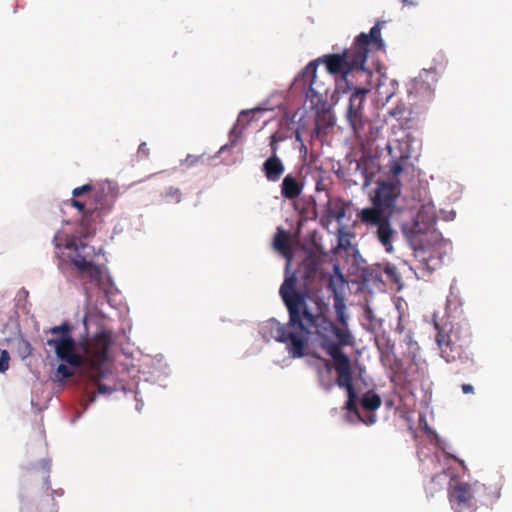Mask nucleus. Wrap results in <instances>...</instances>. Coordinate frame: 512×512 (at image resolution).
Instances as JSON below:
<instances>
[{"instance_id": "nucleus-1", "label": "nucleus", "mask_w": 512, "mask_h": 512, "mask_svg": "<svg viewBox=\"0 0 512 512\" xmlns=\"http://www.w3.org/2000/svg\"><path fill=\"white\" fill-rule=\"evenodd\" d=\"M297 277L287 276L279 290L289 319L286 324L275 322L272 335L277 342L287 345L291 357L304 356L306 336L331 329V321L326 317V305L318 298L296 289Z\"/></svg>"}, {"instance_id": "nucleus-2", "label": "nucleus", "mask_w": 512, "mask_h": 512, "mask_svg": "<svg viewBox=\"0 0 512 512\" xmlns=\"http://www.w3.org/2000/svg\"><path fill=\"white\" fill-rule=\"evenodd\" d=\"M385 24V21H377L369 33H360L356 36L352 46L342 53L326 54L317 60L311 61L300 74L304 84L309 86L310 91H314L317 64L321 62L325 64L329 74L340 76L345 81L348 89H352V83L349 82L348 75L353 71L366 72L364 66L368 53L372 50H384L385 42L381 30Z\"/></svg>"}, {"instance_id": "nucleus-3", "label": "nucleus", "mask_w": 512, "mask_h": 512, "mask_svg": "<svg viewBox=\"0 0 512 512\" xmlns=\"http://www.w3.org/2000/svg\"><path fill=\"white\" fill-rule=\"evenodd\" d=\"M112 344V333L102 329L90 340L80 343L83 355L76 352V344L72 336L48 339L47 345L54 347L57 357L72 367L88 366L99 370L108 359V350Z\"/></svg>"}, {"instance_id": "nucleus-4", "label": "nucleus", "mask_w": 512, "mask_h": 512, "mask_svg": "<svg viewBox=\"0 0 512 512\" xmlns=\"http://www.w3.org/2000/svg\"><path fill=\"white\" fill-rule=\"evenodd\" d=\"M114 202L112 193L91 184H84L72 190V198L65 204L78 210L81 234L86 238L94 234L96 224L112 210Z\"/></svg>"}, {"instance_id": "nucleus-5", "label": "nucleus", "mask_w": 512, "mask_h": 512, "mask_svg": "<svg viewBox=\"0 0 512 512\" xmlns=\"http://www.w3.org/2000/svg\"><path fill=\"white\" fill-rule=\"evenodd\" d=\"M54 244L58 249L63 247L69 250L67 257L79 274L86 277L89 282L101 283L103 277L102 268L92 261L91 253L87 251L92 249V247L78 241L76 238L68 239L65 244H61L58 242L57 236L54 237Z\"/></svg>"}, {"instance_id": "nucleus-6", "label": "nucleus", "mask_w": 512, "mask_h": 512, "mask_svg": "<svg viewBox=\"0 0 512 512\" xmlns=\"http://www.w3.org/2000/svg\"><path fill=\"white\" fill-rule=\"evenodd\" d=\"M486 490V486L478 481L460 482L450 492V507L455 512L474 511L486 495Z\"/></svg>"}, {"instance_id": "nucleus-7", "label": "nucleus", "mask_w": 512, "mask_h": 512, "mask_svg": "<svg viewBox=\"0 0 512 512\" xmlns=\"http://www.w3.org/2000/svg\"><path fill=\"white\" fill-rule=\"evenodd\" d=\"M358 216L362 223L376 229V237L385 251L392 252V242L397 233L391 226L389 216L378 208H364Z\"/></svg>"}, {"instance_id": "nucleus-8", "label": "nucleus", "mask_w": 512, "mask_h": 512, "mask_svg": "<svg viewBox=\"0 0 512 512\" xmlns=\"http://www.w3.org/2000/svg\"><path fill=\"white\" fill-rule=\"evenodd\" d=\"M333 356L335 357V372L337 374L335 383L338 387L344 388L347 392L345 409L349 412L357 413V394L353 385L351 361L347 355H340L335 351Z\"/></svg>"}, {"instance_id": "nucleus-9", "label": "nucleus", "mask_w": 512, "mask_h": 512, "mask_svg": "<svg viewBox=\"0 0 512 512\" xmlns=\"http://www.w3.org/2000/svg\"><path fill=\"white\" fill-rule=\"evenodd\" d=\"M331 329L324 333L319 332L318 336L321 339L322 349L332 358L333 368L335 369L334 351L340 355H346L342 351V346H347L352 343V336L347 328H340L334 325L331 321Z\"/></svg>"}, {"instance_id": "nucleus-10", "label": "nucleus", "mask_w": 512, "mask_h": 512, "mask_svg": "<svg viewBox=\"0 0 512 512\" xmlns=\"http://www.w3.org/2000/svg\"><path fill=\"white\" fill-rule=\"evenodd\" d=\"M369 92L366 88H354L349 98L347 109V120L357 137L362 136L365 120L363 116V106L365 96Z\"/></svg>"}, {"instance_id": "nucleus-11", "label": "nucleus", "mask_w": 512, "mask_h": 512, "mask_svg": "<svg viewBox=\"0 0 512 512\" xmlns=\"http://www.w3.org/2000/svg\"><path fill=\"white\" fill-rule=\"evenodd\" d=\"M400 185L393 182H381L378 184L373 198V208L383 211V208H392L400 195Z\"/></svg>"}, {"instance_id": "nucleus-12", "label": "nucleus", "mask_w": 512, "mask_h": 512, "mask_svg": "<svg viewBox=\"0 0 512 512\" xmlns=\"http://www.w3.org/2000/svg\"><path fill=\"white\" fill-rule=\"evenodd\" d=\"M285 166L278 155H270L262 165V172L270 182H278L284 174Z\"/></svg>"}, {"instance_id": "nucleus-13", "label": "nucleus", "mask_w": 512, "mask_h": 512, "mask_svg": "<svg viewBox=\"0 0 512 512\" xmlns=\"http://www.w3.org/2000/svg\"><path fill=\"white\" fill-rule=\"evenodd\" d=\"M304 184L296 179L292 174H288L283 178L281 183V195L288 200L298 198L303 191Z\"/></svg>"}, {"instance_id": "nucleus-14", "label": "nucleus", "mask_w": 512, "mask_h": 512, "mask_svg": "<svg viewBox=\"0 0 512 512\" xmlns=\"http://www.w3.org/2000/svg\"><path fill=\"white\" fill-rule=\"evenodd\" d=\"M320 268V260L315 256H307L299 269L301 277L303 278L305 285L309 286L316 278Z\"/></svg>"}, {"instance_id": "nucleus-15", "label": "nucleus", "mask_w": 512, "mask_h": 512, "mask_svg": "<svg viewBox=\"0 0 512 512\" xmlns=\"http://www.w3.org/2000/svg\"><path fill=\"white\" fill-rule=\"evenodd\" d=\"M380 360L381 363L393 373L399 372L402 367L401 361L397 358L393 348L382 350Z\"/></svg>"}, {"instance_id": "nucleus-16", "label": "nucleus", "mask_w": 512, "mask_h": 512, "mask_svg": "<svg viewBox=\"0 0 512 512\" xmlns=\"http://www.w3.org/2000/svg\"><path fill=\"white\" fill-rule=\"evenodd\" d=\"M160 203L178 204L182 200V192L178 187L170 186L160 193Z\"/></svg>"}, {"instance_id": "nucleus-17", "label": "nucleus", "mask_w": 512, "mask_h": 512, "mask_svg": "<svg viewBox=\"0 0 512 512\" xmlns=\"http://www.w3.org/2000/svg\"><path fill=\"white\" fill-rule=\"evenodd\" d=\"M274 248L280 251L284 255L290 254L289 235L286 231L278 229V232L274 236L273 240Z\"/></svg>"}, {"instance_id": "nucleus-18", "label": "nucleus", "mask_w": 512, "mask_h": 512, "mask_svg": "<svg viewBox=\"0 0 512 512\" xmlns=\"http://www.w3.org/2000/svg\"><path fill=\"white\" fill-rule=\"evenodd\" d=\"M381 398L374 392H367L361 399V405L366 410H376L381 406Z\"/></svg>"}, {"instance_id": "nucleus-19", "label": "nucleus", "mask_w": 512, "mask_h": 512, "mask_svg": "<svg viewBox=\"0 0 512 512\" xmlns=\"http://www.w3.org/2000/svg\"><path fill=\"white\" fill-rule=\"evenodd\" d=\"M383 272L386 275L388 281L398 285V289L402 287L401 275L394 264L385 263L383 265Z\"/></svg>"}, {"instance_id": "nucleus-20", "label": "nucleus", "mask_w": 512, "mask_h": 512, "mask_svg": "<svg viewBox=\"0 0 512 512\" xmlns=\"http://www.w3.org/2000/svg\"><path fill=\"white\" fill-rule=\"evenodd\" d=\"M334 308H335V312H336V315H337V320L343 326H347L346 314H345V308L346 307H345V304L342 301V299H340L338 297L335 298Z\"/></svg>"}, {"instance_id": "nucleus-21", "label": "nucleus", "mask_w": 512, "mask_h": 512, "mask_svg": "<svg viewBox=\"0 0 512 512\" xmlns=\"http://www.w3.org/2000/svg\"><path fill=\"white\" fill-rule=\"evenodd\" d=\"M333 270L336 274V277H334L332 275L329 276L328 288L331 289L334 293H336L335 281L342 283L344 280H343V275L340 271V268L337 264L334 265Z\"/></svg>"}, {"instance_id": "nucleus-22", "label": "nucleus", "mask_w": 512, "mask_h": 512, "mask_svg": "<svg viewBox=\"0 0 512 512\" xmlns=\"http://www.w3.org/2000/svg\"><path fill=\"white\" fill-rule=\"evenodd\" d=\"M433 323H434L435 329L438 331L435 339H436L438 346L441 347L442 344L445 342V334H444V329L441 327V325L438 321L437 313H434V315H433Z\"/></svg>"}, {"instance_id": "nucleus-23", "label": "nucleus", "mask_w": 512, "mask_h": 512, "mask_svg": "<svg viewBox=\"0 0 512 512\" xmlns=\"http://www.w3.org/2000/svg\"><path fill=\"white\" fill-rule=\"evenodd\" d=\"M328 214L331 218L340 222L346 215L345 208L341 205H336L328 210Z\"/></svg>"}, {"instance_id": "nucleus-24", "label": "nucleus", "mask_w": 512, "mask_h": 512, "mask_svg": "<svg viewBox=\"0 0 512 512\" xmlns=\"http://www.w3.org/2000/svg\"><path fill=\"white\" fill-rule=\"evenodd\" d=\"M71 327L68 323H63L58 326H54L50 329V333L52 334H61V337L71 336L70 335Z\"/></svg>"}, {"instance_id": "nucleus-25", "label": "nucleus", "mask_w": 512, "mask_h": 512, "mask_svg": "<svg viewBox=\"0 0 512 512\" xmlns=\"http://www.w3.org/2000/svg\"><path fill=\"white\" fill-rule=\"evenodd\" d=\"M9 353L6 350H0V372H4L9 367Z\"/></svg>"}, {"instance_id": "nucleus-26", "label": "nucleus", "mask_w": 512, "mask_h": 512, "mask_svg": "<svg viewBox=\"0 0 512 512\" xmlns=\"http://www.w3.org/2000/svg\"><path fill=\"white\" fill-rule=\"evenodd\" d=\"M57 374L61 376V378L67 379L70 378L73 373L65 364H60L57 367Z\"/></svg>"}, {"instance_id": "nucleus-27", "label": "nucleus", "mask_w": 512, "mask_h": 512, "mask_svg": "<svg viewBox=\"0 0 512 512\" xmlns=\"http://www.w3.org/2000/svg\"><path fill=\"white\" fill-rule=\"evenodd\" d=\"M149 154H150V151H149V148L147 147V144L145 142H142L138 147V151H137L138 158L147 159L149 157Z\"/></svg>"}, {"instance_id": "nucleus-28", "label": "nucleus", "mask_w": 512, "mask_h": 512, "mask_svg": "<svg viewBox=\"0 0 512 512\" xmlns=\"http://www.w3.org/2000/svg\"><path fill=\"white\" fill-rule=\"evenodd\" d=\"M278 141L276 134H273L270 136V149H271V155H277L278 152Z\"/></svg>"}, {"instance_id": "nucleus-29", "label": "nucleus", "mask_w": 512, "mask_h": 512, "mask_svg": "<svg viewBox=\"0 0 512 512\" xmlns=\"http://www.w3.org/2000/svg\"><path fill=\"white\" fill-rule=\"evenodd\" d=\"M200 157L188 155L182 162V165L186 167H191L195 165L199 161Z\"/></svg>"}, {"instance_id": "nucleus-30", "label": "nucleus", "mask_w": 512, "mask_h": 512, "mask_svg": "<svg viewBox=\"0 0 512 512\" xmlns=\"http://www.w3.org/2000/svg\"><path fill=\"white\" fill-rule=\"evenodd\" d=\"M449 458H450V461H453L454 463L458 464V466L460 467L461 471H462V474H465L466 471H467V467L465 466L464 464V461L463 460H460L458 459L456 456H454L453 454L450 453L449 455Z\"/></svg>"}, {"instance_id": "nucleus-31", "label": "nucleus", "mask_w": 512, "mask_h": 512, "mask_svg": "<svg viewBox=\"0 0 512 512\" xmlns=\"http://www.w3.org/2000/svg\"><path fill=\"white\" fill-rule=\"evenodd\" d=\"M350 246V241L349 239L345 238L344 236L340 235L339 238H338V247L339 248H343V249H348V247Z\"/></svg>"}, {"instance_id": "nucleus-32", "label": "nucleus", "mask_w": 512, "mask_h": 512, "mask_svg": "<svg viewBox=\"0 0 512 512\" xmlns=\"http://www.w3.org/2000/svg\"><path fill=\"white\" fill-rule=\"evenodd\" d=\"M403 168H402V165L398 162H395L392 166H391V173L394 175V176H398L401 172H402Z\"/></svg>"}, {"instance_id": "nucleus-33", "label": "nucleus", "mask_w": 512, "mask_h": 512, "mask_svg": "<svg viewBox=\"0 0 512 512\" xmlns=\"http://www.w3.org/2000/svg\"><path fill=\"white\" fill-rule=\"evenodd\" d=\"M364 315L365 318L368 319L371 323H373L376 320L374 313L370 307L365 308Z\"/></svg>"}, {"instance_id": "nucleus-34", "label": "nucleus", "mask_w": 512, "mask_h": 512, "mask_svg": "<svg viewBox=\"0 0 512 512\" xmlns=\"http://www.w3.org/2000/svg\"><path fill=\"white\" fill-rule=\"evenodd\" d=\"M97 391L99 394L111 393V389L104 384L99 383Z\"/></svg>"}, {"instance_id": "nucleus-35", "label": "nucleus", "mask_w": 512, "mask_h": 512, "mask_svg": "<svg viewBox=\"0 0 512 512\" xmlns=\"http://www.w3.org/2000/svg\"><path fill=\"white\" fill-rule=\"evenodd\" d=\"M461 388H462V391H463L464 394H469V393H473L474 392V388L470 384H463L461 386Z\"/></svg>"}, {"instance_id": "nucleus-36", "label": "nucleus", "mask_w": 512, "mask_h": 512, "mask_svg": "<svg viewBox=\"0 0 512 512\" xmlns=\"http://www.w3.org/2000/svg\"><path fill=\"white\" fill-rule=\"evenodd\" d=\"M23 344L25 346V349H26L27 353L30 354V352L32 350V347H31L30 343L27 342V341H24Z\"/></svg>"}, {"instance_id": "nucleus-37", "label": "nucleus", "mask_w": 512, "mask_h": 512, "mask_svg": "<svg viewBox=\"0 0 512 512\" xmlns=\"http://www.w3.org/2000/svg\"><path fill=\"white\" fill-rule=\"evenodd\" d=\"M316 190H317V191H322V190H324V187H323V185H322V181H317V183H316Z\"/></svg>"}, {"instance_id": "nucleus-38", "label": "nucleus", "mask_w": 512, "mask_h": 512, "mask_svg": "<svg viewBox=\"0 0 512 512\" xmlns=\"http://www.w3.org/2000/svg\"><path fill=\"white\" fill-rule=\"evenodd\" d=\"M404 5H415L416 0H403Z\"/></svg>"}, {"instance_id": "nucleus-39", "label": "nucleus", "mask_w": 512, "mask_h": 512, "mask_svg": "<svg viewBox=\"0 0 512 512\" xmlns=\"http://www.w3.org/2000/svg\"><path fill=\"white\" fill-rule=\"evenodd\" d=\"M325 366L327 368V372L329 373L331 371V363L329 360H324Z\"/></svg>"}, {"instance_id": "nucleus-40", "label": "nucleus", "mask_w": 512, "mask_h": 512, "mask_svg": "<svg viewBox=\"0 0 512 512\" xmlns=\"http://www.w3.org/2000/svg\"><path fill=\"white\" fill-rule=\"evenodd\" d=\"M300 151L304 152V153H307V147L304 144H302L301 148H300Z\"/></svg>"}, {"instance_id": "nucleus-41", "label": "nucleus", "mask_w": 512, "mask_h": 512, "mask_svg": "<svg viewBox=\"0 0 512 512\" xmlns=\"http://www.w3.org/2000/svg\"><path fill=\"white\" fill-rule=\"evenodd\" d=\"M438 478H440V475H437L436 477H434V478L431 480V485H433V486H434V485H435V483H436V480H437Z\"/></svg>"}, {"instance_id": "nucleus-42", "label": "nucleus", "mask_w": 512, "mask_h": 512, "mask_svg": "<svg viewBox=\"0 0 512 512\" xmlns=\"http://www.w3.org/2000/svg\"><path fill=\"white\" fill-rule=\"evenodd\" d=\"M449 215H450V221H452L455 217V212L450 210Z\"/></svg>"}, {"instance_id": "nucleus-43", "label": "nucleus", "mask_w": 512, "mask_h": 512, "mask_svg": "<svg viewBox=\"0 0 512 512\" xmlns=\"http://www.w3.org/2000/svg\"><path fill=\"white\" fill-rule=\"evenodd\" d=\"M333 384L332 383H328L326 386H325V389L326 390H330L332 388Z\"/></svg>"}, {"instance_id": "nucleus-44", "label": "nucleus", "mask_w": 512, "mask_h": 512, "mask_svg": "<svg viewBox=\"0 0 512 512\" xmlns=\"http://www.w3.org/2000/svg\"><path fill=\"white\" fill-rule=\"evenodd\" d=\"M444 458H448V453L445 451V449L442 450Z\"/></svg>"}, {"instance_id": "nucleus-45", "label": "nucleus", "mask_w": 512, "mask_h": 512, "mask_svg": "<svg viewBox=\"0 0 512 512\" xmlns=\"http://www.w3.org/2000/svg\"><path fill=\"white\" fill-rule=\"evenodd\" d=\"M459 475H460V474L452 475V474L450 473V480H453L455 477H458Z\"/></svg>"}, {"instance_id": "nucleus-46", "label": "nucleus", "mask_w": 512, "mask_h": 512, "mask_svg": "<svg viewBox=\"0 0 512 512\" xmlns=\"http://www.w3.org/2000/svg\"><path fill=\"white\" fill-rule=\"evenodd\" d=\"M95 400V396H91L90 401L93 402Z\"/></svg>"}]
</instances>
